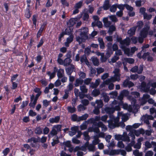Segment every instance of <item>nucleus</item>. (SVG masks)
I'll list each match as a JSON object with an SVG mask.
<instances>
[{
  "label": "nucleus",
  "instance_id": "e433bc0d",
  "mask_svg": "<svg viewBox=\"0 0 156 156\" xmlns=\"http://www.w3.org/2000/svg\"><path fill=\"white\" fill-rule=\"evenodd\" d=\"M25 16L27 18H29L30 17L31 14L30 13L29 8H27L26 9Z\"/></svg>",
  "mask_w": 156,
  "mask_h": 156
},
{
  "label": "nucleus",
  "instance_id": "3c124183",
  "mask_svg": "<svg viewBox=\"0 0 156 156\" xmlns=\"http://www.w3.org/2000/svg\"><path fill=\"white\" fill-rule=\"evenodd\" d=\"M145 147L147 148H149L152 147V144L151 142V143L147 141L145 143Z\"/></svg>",
  "mask_w": 156,
  "mask_h": 156
},
{
  "label": "nucleus",
  "instance_id": "49530a36",
  "mask_svg": "<svg viewBox=\"0 0 156 156\" xmlns=\"http://www.w3.org/2000/svg\"><path fill=\"white\" fill-rule=\"evenodd\" d=\"M50 134H51L52 136L56 135L58 133L57 131L53 127L51 130V131Z\"/></svg>",
  "mask_w": 156,
  "mask_h": 156
},
{
  "label": "nucleus",
  "instance_id": "39448f33",
  "mask_svg": "<svg viewBox=\"0 0 156 156\" xmlns=\"http://www.w3.org/2000/svg\"><path fill=\"white\" fill-rule=\"evenodd\" d=\"M150 26L148 24H146L144 27L140 31V35L144 37H146L148 33V30L150 29Z\"/></svg>",
  "mask_w": 156,
  "mask_h": 156
},
{
  "label": "nucleus",
  "instance_id": "bf43d9fd",
  "mask_svg": "<svg viewBox=\"0 0 156 156\" xmlns=\"http://www.w3.org/2000/svg\"><path fill=\"white\" fill-rule=\"evenodd\" d=\"M43 56L40 55H38L36 57V60L37 63L40 62L43 59Z\"/></svg>",
  "mask_w": 156,
  "mask_h": 156
},
{
  "label": "nucleus",
  "instance_id": "4468645a",
  "mask_svg": "<svg viewBox=\"0 0 156 156\" xmlns=\"http://www.w3.org/2000/svg\"><path fill=\"white\" fill-rule=\"evenodd\" d=\"M130 40L129 37H127L125 39L122 40L120 44L121 46H128L130 44Z\"/></svg>",
  "mask_w": 156,
  "mask_h": 156
},
{
  "label": "nucleus",
  "instance_id": "69168bd1",
  "mask_svg": "<svg viewBox=\"0 0 156 156\" xmlns=\"http://www.w3.org/2000/svg\"><path fill=\"white\" fill-rule=\"evenodd\" d=\"M81 103L83 104V105L86 106L88 105L89 103V101L88 100L84 99L82 100Z\"/></svg>",
  "mask_w": 156,
  "mask_h": 156
},
{
  "label": "nucleus",
  "instance_id": "0e129e2a",
  "mask_svg": "<svg viewBox=\"0 0 156 156\" xmlns=\"http://www.w3.org/2000/svg\"><path fill=\"white\" fill-rule=\"evenodd\" d=\"M123 138V135H115V140H122V138Z\"/></svg>",
  "mask_w": 156,
  "mask_h": 156
},
{
  "label": "nucleus",
  "instance_id": "5701e85b",
  "mask_svg": "<svg viewBox=\"0 0 156 156\" xmlns=\"http://www.w3.org/2000/svg\"><path fill=\"white\" fill-rule=\"evenodd\" d=\"M122 140L124 141H126L128 142L130 141V139L129 136H128L126 133L124 132L123 134V138Z\"/></svg>",
  "mask_w": 156,
  "mask_h": 156
},
{
  "label": "nucleus",
  "instance_id": "ea45409f",
  "mask_svg": "<svg viewBox=\"0 0 156 156\" xmlns=\"http://www.w3.org/2000/svg\"><path fill=\"white\" fill-rule=\"evenodd\" d=\"M125 61L129 64H133L134 63V60L131 58H124Z\"/></svg>",
  "mask_w": 156,
  "mask_h": 156
},
{
  "label": "nucleus",
  "instance_id": "c756f323",
  "mask_svg": "<svg viewBox=\"0 0 156 156\" xmlns=\"http://www.w3.org/2000/svg\"><path fill=\"white\" fill-rule=\"evenodd\" d=\"M109 27V28L108 30V33H109V34H112L113 32L115 31L116 28L113 25H111Z\"/></svg>",
  "mask_w": 156,
  "mask_h": 156
},
{
  "label": "nucleus",
  "instance_id": "9b49d317",
  "mask_svg": "<svg viewBox=\"0 0 156 156\" xmlns=\"http://www.w3.org/2000/svg\"><path fill=\"white\" fill-rule=\"evenodd\" d=\"M74 38L73 35L72 34L70 35L66 39V41L65 43V45L67 47L69 46V44L73 41Z\"/></svg>",
  "mask_w": 156,
  "mask_h": 156
},
{
  "label": "nucleus",
  "instance_id": "5fc2aeb1",
  "mask_svg": "<svg viewBox=\"0 0 156 156\" xmlns=\"http://www.w3.org/2000/svg\"><path fill=\"white\" fill-rule=\"evenodd\" d=\"M80 30H81V32H82L84 34H86L87 35L88 31V29L87 28L83 27L81 28Z\"/></svg>",
  "mask_w": 156,
  "mask_h": 156
},
{
  "label": "nucleus",
  "instance_id": "09e8293b",
  "mask_svg": "<svg viewBox=\"0 0 156 156\" xmlns=\"http://www.w3.org/2000/svg\"><path fill=\"white\" fill-rule=\"evenodd\" d=\"M47 74L50 76L49 79H50L53 78L55 77L56 75V73H55L53 72L52 73H51L50 71H48Z\"/></svg>",
  "mask_w": 156,
  "mask_h": 156
},
{
  "label": "nucleus",
  "instance_id": "f8f14e48",
  "mask_svg": "<svg viewBox=\"0 0 156 156\" xmlns=\"http://www.w3.org/2000/svg\"><path fill=\"white\" fill-rule=\"evenodd\" d=\"M41 95V94H40V93L36 94L33 103H32V102L30 103L29 104V106H30V107H32L33 108H34L35 105L37 102V101L39 97Z\"/></svg>",
  "mask_w": 156,
  "mask_h": 156
},
{
  "label": "nucleus",
  "instance_id": "473e14b6",
  "mask_svg": "<svg viewBox=\"0 0 156 156\" xmlns=\"http://www.w3.org/2000/svg\"><path fill=\"white\" fill-rule=\"evenodd\" d=\"M107 17H108V18H109L112 21L114 22H116L118 21V20L115 15H112L108 16Z\"/></svg>",
  "mask_w": 156,
  "mask_h": 156
},
{
  "label": "nucleus",
  "instance_id": "c9c22d12",
  "mask_svg": "<svg viewBox=\"0 0 156 156\" xmlns=\"http://www.w3.org/2000/svg\"><path fill=\"white\" fill-rule=\"evenodd\" d=\"M86 147H87L88 149L90 151H94L95 150V147L92 144H89L86 146Z\"/></svg>",
  "mask_w": 156,
  "mask_h": 156
},
{
  "label": "nucleus",
  "instance_id": "dca6fc26",
  "mask_svg": "<svg viewBox=\"0 0 156 156\" xmlns=\"http://www.w3.org/2000/svg\"><path fill=\"white\" fill-rule=\"evenodd\" d=\"M111 106L115 109V110L119 111L120 109V108L118 101L114 100L111 104Z\"/></svg>",
  "mask_w": 156,
  "mask_h": 156
},
{
  "label": "nucleus",
  "instance_id": "393cba45",
  "mask_svg": "<svg viewBox=\"0 0 156 156\" xmlns=\"http://www.w3.org/2000/svg\"><path fill=\"white\" fill-rule=\"evenodd\" d=\"M72 62V60L70 58H66L64 60V66H67L69 65Z\"/></svg>",
  "mask_w": 156,
  "mask_h": 156
},
{
  "label": "nucleus",
  "instance_id": "a878e982",
  "mask_svg": "<svg viewBox=\"0 0 156 156\" xmlns=\"http://www.w3.org/2000/svg\"><path fill=\"white\" fill-rule=\"evenodd\" d=\"M88 117V115L87 114H85L82 116L78 117V122L86 120Z\"/></svg>",
  "mask_w": 156,
  "mask_h": 156
},
{
  "label": "nucleus",
  "instance_id": "6ab92c4d",
  "mask_svg": "<svg viewBox=\"0 0 156 156\" xmlns=\"http://www.w3.org/2000/svg\"><path fill=\"white\" fill-rule=\"evenodd\" d=\"M60 120V117L59 116H55L54 118H51L49 119V122L50 123H58Z\"/></svg>",
  "mask_w": 156,
  "mask_h": 156
},
{
  "label": "nucleus",
  "instance_id": "680f3d73",
  "mask_svg": "<svg viewBox=\"0 0 156 156\" xmlns=\"http://www.w3.org/2000/svg\"><path fill=\"white\" fill-rule=\"evenodd\" d=\"M72 142L75 144H78L80 143V141L77 139L76 137H74L72 139Z\"/></svg>",
  "mask_w": 156,
  "mask_h": 156
},
{
  "label": "nucleus",
  "instance_id": "13d9d810",
  "mask_svg": "<svg viewBox=\"0 0 156 156\" xmlns=\"http://www.w3.org/2000/svg\"><path fill=\"white\" fill-rule=\"evenodd\" d=\"M68 109L69 112L71 113H73L74 112L76 111V108L73 107H68Z\"/></svg>",
  "mask_w": 156,
  "mask_h": 156
},
{
  "label": "nucleus",
  "instance_id": "58836bf2",
  "mask_svg": "<svg viewBox=\"0 0 156 156\" xmlns=\"http://www.w3.org/2000/svg\"><path fill=\"white\" fill-rule=\"evenodd\" d=\"M96 71L95 69L93 68L92 67H91L90 68V76L93 77L95 75Z\"/></svg>",
  "mask_w": 156,
  "mask_h": 156
},
{
  "label": "nucleus",
  "instance_id": "a19ab883",
  "mask_svg": "<svg viewBox=\"0 0 156 156\" xmlns=\"http://www.w3.org/2000/svg\"><path fill=\"white\" fill-rule=\"evenodd\" d=\"M113 53L112 49H108L106 54V56L107 58H109Z\"/></svg>",
  "mask_w": 156,
  "mask_h": 156
},
{
  "label": "nucleus",
  "instance_id": "2eb2a0df",
  "mask_svg": "<svg viewBox=\"0 0 156 156\" xmlns=\"http://www.w3.org/2000/svg\"><path fill=\"white\" fill-rule=\"evenodd\" d=\"M111 6L109 0H105L104 2L103 5L101 6L104 10H108Z\"/></svg>",
  "mask_w": 156,
  "mask_h": 156
},
{
  "label": "nucleus",
  "instance_id": "f03ea898",
  "mask_svg": "<svg viewBox=\"0 0 156 156\" xmlns=\"http://www.w3.org/2000/svg\"><path fill=\"white\" fill-rule=\"evenodd\" d=\"M95 124V125H97V126L91 130H90L89 132H93L97 133H98L100 132V130L99 129V127H101V128L102 131L103 132H105L107 129L106 126L101 122H99L98 123H96Z\"/></svg>",
  "mask_w": 156,
  "mask_h": 156
},
{
  "label": "nucleus",
  "instance_id": "1a4fd4ad",
  "mask_svg": "<svg viewBox=\"0 0 156 156\" xmlns=\"http://www.w3.org/2000/svg\"><path fill=\"white\" fill-rule=\"evenodd\" d=\"M104 154L109 155L110 156L113 155L119 154L118 151L115 150H112L110 151L108 149H106L104 150Z\"/></svg>",
  "mask_w": 156,
  "mask_h": 156
},
{
  "label": "nucleus",
  "instance_id": "864d4df0",
  "mask_svg": "<svg viewBox=\"0 0 156 156\" xmlns=\"http://www.w3.org/2000/svg\"><path fill=\"white\" fill-rule=\"evenodd\" d=\"M85 94V93L82 91L80 92L78 95V97H79L80 99H83L86 96V95Z\"/></svg>",
  "mask_w": 156,
  "mask_h": 156
},
{
  "label": "nucleus",
  "instance_id": "4be33fe9",
  "mask_svg": "<svg viewBox=\"0 0 156 156\" xmlns=\"http://www.w3.org/2000/svg\"><path fill=\"white\" fill-rule=\"evenodd\" d=\"M108 17L104 18L103 19V22L105 26L107 27H109L111 25L112 22L108 20Z\"/></svg>",
  "mask_w": 156,
  "mask_h": 156
},
{
  "label": "nucleus",
  "instance_id": "cd10ccee",
  "mask_svg": "<svg viewBox=\"0 0 156 156\" xmlns=\"http://www.w3.org/2000/svg\"><path fill=\"white\" fill-rule=\"evenodd\" d=\"M92 94L94 97H96L100 94V92L98 89H94L92 91Z\"/></svg>",
  "mask_w": 156,
  "mask_h": 156
},
{
  "label": "nucleus",
  "instance_id": "f704fd0d",
  "mask_svg": "<svg viewBox=\"0 0 156 156\" xmlns=\"http://www.w3.org/2000/svg\"><path fill=\"white\" fill-rule=\"evenodd\" d=\"M36 134L38 135H41L42 133V130L41 128L40 127L36 128L34 130Z\"/></svg>",
  "mask_w": 156,
  "mask_h": 156
},
{
  "label": "nucleus",
  "instance_id": "603ef678",
  "mask_svg": "<svg viewBox=\"0 0 156 156\" xmlns=\"http://www.w3.org/2000/svg\"><path fill=\"white\" fill-rule=\"evenodd\" d=\"M143 23L142 21H139L137 23V27L138 28V30L140 29L143 27Z\"/></svg>",
  "mask_w": 156,
  "mask_h": 156
},
{
  "label": "nucleus",
  "instance_id": "0eeeda50",
  "mask_svg": "<svg viewBox=\"0 0 156 156\" xmlns=\"http://www.w3.org/2000/svg\"><path fill=\"white\" fill-rule=\"evenodd\" d=\"M151 85L150 83L147 84L145 82H143L141 84V89L144 92H147L150 90Z\"/></svg>",
  "mask_w": 156,
  "mask_h": 156
},
{
  "label": "nucleus",
  "instance_id": "9d476101",
  "mask_svg": "<svg viewBox=\"0 0 156 156\" xmlns=\"http://www.w3.org/2000/svg\"><path fill=\"white\" fill-rule=\"evenodd\" d=\"M80 62H81V64H84V63H85L89 67L90 66L89 62L87 60L85 55H84L80 57Z\"/></svg>",
  "mask_w": 156,
  "mask_h": 156
},
{
  "label": "nucleus",
  "instance_id": "7ed1b4c3",
  "mask_svg": "<svg viewBox=\"0 0 156 156\" xmlns=\"http://www.w3.org/2000/svg\"><path fill=\"white\" fill-rule=\"evenodd\" d=\"M100 119V117L99 116H96L95 118H91L88 120V122L91 123H92L93 125L92 127H90L88 129L89 132L90 130H91L97 126V125H95L96 123H98V122H97L96 121H99Z\"/></svg>",
  "mask_w": 156,
  "mask_h": 156
},
{
  "label": "nucleus",
  "instance_id": "20e7f679",
  "mask_svg": "<svg viewBox=\"0 0 156 156\" xmlns=\"http://www.w3.org/2000/svg\"><path fill=\"white\" fill-rule=\"evenodd\" d=\"M120 80V76L118 74L114 75V76L108 79L105 82V84L108 85L111 82H114L116 81H119Z\"/></svg>",
  "mask_w": 156,
  "mask_h": 156
},
{
  "label": "nucleus",
  "instance_id": "2f4dec72",
  "mask_svg": "<svg viewBox=\"0 0 156 156\" xmlns=\"http://www.w3.org/2000/svg\"><path fill=\"white\" fill-rule=\"evenodd\" d=\"M120 48L124 51L125 53L126 54H129L130 53V49L127 48L126 46H121Z\"/></svg>",
  "mask_w": 156,
  "mask_h": 156
},
{
  "label": "nucleus",
  "instance_id": "8fccbe9b",
  "mask_svg": "<svg viewBox=\"0 0 156 156\" xmlns=\"http://www.w3.org/2000/svg\"><path fill=\"white\" fill-rule=\"evenodd\" d=\"M71 129L72 132H73L76 134V132H77L78 130L79 127L78 126H74L71 128Z\"/></svg>",
  "mask_w": 156,
  "mask_h": 156
},
{
  "label": "nucleus",
  "instance_id": "f3484780",
  "mask_svg": "<svg viewBox=\"0 0 156 156\" xmlns=\"http://www.w3.org/2000/svg\"><path fill=\"white\" fill-rule=\"evenodd\" d=\"M76 18H74L70 19L67 23V24L68 27H71L73 26L76 23Z\"/></svg>",
  "mask_w": 156,
  "mask_h": 156
},
{
  "label": "nucleus",
  "instance_id": "c85d7f7f",
  "mask_svg": "<svg viewBox=\"0 0 156 156\" xmlns=\"http://www.w3.org/2000/svg\"><path fill=\"white\" fill-rule=\"evenodd\" d=\"M92 61L95 66H98L99 64V62L98 59L95 57L92 58Z\"/></svg>",
  "mask_w": 156,
  "mask_h": 156
},
{
  "label": "nucleus",
  "instance_id": "aec40b11",
  "mask_svg": "<svg viewBox=\"0 0 156 156\" xmlns=\"http://www.w3.org/2000/svg\"><path fill=\"white\" fill-rule=\"evenodd\" d=\"M83 82V80L80 78H77L76 79L74 83L75 86L77 87L80 85H82Z\"/></svg>",
  "mask_w": 156,
  "mask_h": 156
},
{
  "label": "nucleus",
  "instance_id": "a211bd4d",
  "mask_svg": "<svg viewBox=\"0 0 156 156\" xmlns=\"http://www.w3.org/2000/svg\"><path fill=\"white\" fill-rule=\"evenodd\" d=\"M74 69V66L73 65H71V67L66 68V71L67 75L69 76L71 75Z\"/></svg>",
  "mask_w": 156,
  "mask_h": 156
},
{
  "label": "nucleus",
  "instance_id": "de8ad7c7",
  "mask_svg": "<svg viewBox=\"0 0 156 156\" xmlns=\"http://www.w3.org/2000/svg\"><path fill=\"white\" fill-rule=\"evenodd\" d=\"M77 108L78 111L80 112L85 110L86 109V107H85L83 105H80L78 106Z\"/></svg>",
  "mask_w": 156,
  "mask_h": 156
},
{
  "label": "nucleus",
  "instance_id": "6e6552de",
  "mask_svg": "<svg viewBox=\"0 0 156 156\" xmlns=\"http://www.w3.org/2000/svg\"><path fill=\"white\" fill-rule=\"evenodd\" d=\"M129 78L128 77L127 79L124 81L122 85L124 87H128L130 88L134 86V83L129 81Z\"/></svg>",
  "mask_w": 156,
  "mask_h": 156
},
{
  "label": "nucleus",
  "instance_id": "e2e57ef3",
  "mask_svg": "<svg viewBox=\"0 0 156 156\" xmlns=\"http://www.w3.org/2000/svg\"><path fill=\"white\" fill-rule=\"evenodd\" d=\"M135 135L133 133V131L132 130L130 131L128 134L129 136H130L132 138V139L133 140L135 139Z\"/></svg>",
  "mask_w": 156,
  "mask_h": 156
},
{
  "label": "nucleus",
  "instance_id": "79ce46f5",
  "mask_svg": "<svg viewBox=\"0 0 156 156\" xmlns=\"http://www.w3.org/2000/svg\"><path fill=\"white\" fill-rule=\"evenodd\" d=\"M133 154L135 156H142V153L140 152L138 150L136 149L133 151Z\"/></svg>",
  "mask_w": 156,
  "mask_h": 156
},
{
  "label": "nucleus",
  "instance_id": "f257e3e1",
  "mask_svg": "<svg viewBox=\"0 0 156 156\" xmlns=\"http://www.w3.org/2000/svg\"><path fill=\"white\" fill-rule=\"evenodd\" d=\"M104 111L107 114L110 115V119L107 121L109 127L112 129L115 128L116 126H118L119 122V117H115L112 114L115 111L113 108L109 107H105L104 108Z\"/></svg>",
  "mask_w": 156,
  "mask_h": 156
},
{
  "label": "nucleus",
  "instance_id": "338daca9",
  "mask_svg": "<svg viewBox=\"0 0 156 156\" xmlns=\"http://www.w3.org/2000/svg\"><path fill=\"white\" fill-rule=\"evenodd\" d=\"M91 80L92 79L91 78H87L84 80L83 82L85 84L88 85L90 83Z\"/></svg>",
  "mask_w": 156,
  "mask_h": 156
},
{
  "label": "nucleus",
  "instance_id": "4d7b16f0",
  "mask_svg": "<svg viewBox=\"0 0 156 156\" xmlns=\"http://www.w3.org/2000/svg\"><path fill=\"white\" fill-rule=\"evenodd\" d=\"M63 144L65 145V147H70L71 146V142L69 141H67L66 142H64L63 143Z\"/></svg>",
  "mask_w": 156,
  "mask_h": 156
},
{
  "label": "nucleus",
  "instance_id": "b1692460",
  "mask_svg": "<svg viewBox=\"0 0 156 156\" xmlns=\"http://www.w3.org/2000/svg\"><path fill=\"white\" fill-rule=\"evenodd\" d=\"M64 75V70L63 69H60L57 71V76L59 78L62 77Z\"/></svg>",
  "mask_w": 156,
  "mask_h": 156
},
{
  "label": "nucleus",
  "instance_id": "72a5a7b5",
  "mask_svg": "<svg viewBox=\"0 0 156 156\" xmlns=\"http://www.w3.org/2000/svg\"><path fill=\"white\" fill-rule=\"evenodd\" d=\"M117 4H115L110 6V11L111 12H116L117 10Z\"/></svg>",
  "mask_w": 156,
  "mask_h": 156
},
{
  "label": "nucleus",
  "instance_id": "423d86ee",
  "mask_svg": "<svg viewBox=\"0 0 156 156\" xmlns=\"http://www.w3.org/2000/svg\"><path fill=\"white\" fill-rule=\"evenodd\" d=\"M80 36H78L76 37V40L79 42V44H81L84 41L85 38H87V35L80 32Z\"/></svg>",
  "mask_w": 156,
  "mask_h": 156
},
{
  "label": "nucleus",
  "instance_id": "412c9836",
  "mask_svg": "<svg viewBox=\"0 0 156 156\" xmlns=\"http://www.w3.org/2000/svg\"><path fill=\"white\" fill-rule=\"evenodd\" d=\"M136 28V27H133L128 30L127 33L129 36H132L135 34Z\"/></svg>",
  "mask_w": 156,
  "mask_h": 156
},
{
  "label": "nucleus",
  "instance_id": "ddd939ff",
  "mask_svg": "<svg viewBox=\"0 0 156 156\" xmlns=\"http://www.w3.org/2000/svg\"><path fill=\"white\" fill-rule=\"evenodd\" d=\"M133 130L135 135L137 136H139L140 134L143 135L145 134V131L142 128L138 130Z\"/></svg>",
  "mask_w": 156,
  "mask_h": 156
},
{
  "label": "nucleus",
  "instance_id": "37998d69",
  "mask_svg": "<svg viewBox=\"0 0 156 156\" xmlns=\"http://www.w3.org/2000/svg\"><path fill=\"white\" fill-rule=\"evenodd\" d=\"M70 27H68L66 28L65 30V31H64L66 35H69V36L71 35L72 30Z\"/></svg>",
  "mask_w": 156,
  "mask_h": 156
},
{
  "label": "nucleus",
  "instance_id": "bb28decb",
  "mask_svg": "<svg viewBox=\"0 0 156 156\" xmlns=\"http://www.w3.org/2000/svg\"><path fill=\"white\" fill-rule=\"evenodd\" d=\"M96 103L97 104V106L96 107L99 108H102L103 107V104L102 101L101 100H97L95 101Z\"/></svg>",
  "mask_w": 156,
  "mask_h": 156
},
{
  "label": "nucleus",
  "instance_id": "a18cd8bd",
  "mask_svg": "<svg viewBox=\"0 0 156 156\" xmlns=\"http://www.w3.org/2000/svg\"><path fill=\"white\" fill-rule=\"evenodd\" d=\"M150 112L151 115H153L154 113H155L154 117H156V108L154 107L151 108L150 109Z\"/></svg>",
  "mask_w": 156,
  "mask_h": 156
},
{
  "label": "nucleus",
  "instance_id": "7c9ffc66",
  "mask_svg": "<svg viewBox=\"0 0 156 156\" xmlns=\"http://www.w3.org/2000/svg\"><path fill=\"white\" fill-rule=\"evenodd\" d=\"M80 90L83 92L87 93L88 92V89L86 88V87L85 85H83L80 86Z\"/></svg>",
  "mask_w": 156,
  "mask_h": 156
},
{
  "label": "nucleus",
  "instance_id": "774afa93",
  "mask_svg": "<svg viewBox=\"0 0 156 156\" xmlns=\"http://www.w3.org/2000/svg\"><path fill=\"white\" fill-rule=\"evenodd\" d=\"M50 101H48L47 100H44L43 101V105L45 107H47L50 104Z\"/></svg>",
  "mask_w": 156,
  "mask_h": 156
},
{
  "label": "nucleus",
  "instance_id": "c03bdc74",
  "mask_svg": "<svg viewBox=\"0 0 156 156\" xmlns=\"http://www.w3.org/2000/svg\"><path fill=\"white\" fill-rule=\"evenodd\" d=\"M78 117L76 114H74L71 116V119L73 121L78 122Z\"/></svg>",
  "mask_w": 156,
  "mask_h": 156
},
{
  "label": "nucleus",
  "instance_id": "6e6d98bb",
  "mask_svg": "<svg viewBox=\"0 0 156 156\" xmlns=\"http://www.w3.org/2000/svg\"><path fill=\"white\" fill-rule=\"evenodd\" d=\"M152 15H151L148 14L147 13H144V19L149 20L152 18Z\"/></svg>",
  "mask_w": 156,
  "mask_h": 156
},
{
  "label": "nucleus",
  "instance_id": "052dcab7",
  "mask_svg": "<svg viewBox=\"0 0 156 156\" xmlns=\"http://www.w3.org/2000/svg\"><path fill=\"white\" fill-rule=\"evenodd\" d=\"M143 65H140L139 67V69H138L137 73L138 74H140L142 73V72L143 70Z\"/></svg>",
  "mask_w": 156,
  "mask_h": 156
},
{
  "label": "nucleus",
  "instance_id": "4c0bfd02",
  "mask_svg": "<svg viewBox=\"0 0 156 156\" xmlns=\"http://www.w3.org/2000/svg\"><path fill=\"white\" fill-rule=\"evenodd\" d=\"M83 1H81L76 3L75 6V8L80 9L83 5Z\"/></svg>",
  "mask_w": 156,
  "mask_h": 156
}]
</instances>
